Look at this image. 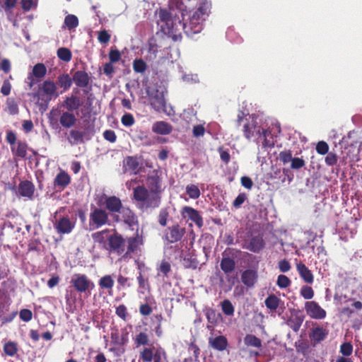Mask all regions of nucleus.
Wrapping results in <instances>:
<instances>
[{"mask_svg":"<svg viewBox=\"0 0 362 362\" xmlns=\"http://www.w3.org/2000/svg\"><path fill=\"white\" fill-rule=\"evenodd\" d=\"M164 189L161 172L153 170L147 175L146 187L139 185L134 188L133 197L136 202L142 204L143 208L156 209L160 205Z\"/></svg>","mask_w":362,"mask_h":362,"instance_id":"nucleus-1","label":"nucleus"},{"mask_svg":"<svg viewBox=\"0 0 362 362\" xmlns=\"http://www.w3.org/2000/svg\"><path fill=\"white\" fill-rule=\"evenodd\" d=\"M194 6H198L197 10L189 16L188 23L179 21L184 33L188 36L199 33L204 27V22L210 13L211 2L207 0H181L179 9L183 11H191Z\"/></svg>","mask_w":362,"mask_h":362,"instance_id":"nucleus-2","label":"nucleus"},{"mask_svg":"<svg viewBox=\"0 0 362 362\" xmlns=\"http://www.w3.org/2000/svg\"><path fill=\"white\" fill-rule=\"evenodd\" d=\"M235 122L237 127L243 124V136L247 140L250 141L254 139L256 142H258L264 128L258 124L257 117L254 115H250L245 114L243 110H239Z\"/></svg>","mask_w":362,"mask_h":362,"instance_id":"nucleus-3","label":"nucleus"},{"mask_svg":"<svg viewBox=\"0 0 362 362\" xmlns=\"http://www.w3.org/2000/svg\"><path fill=\"white\" fill-rule=\"evenodd\" d=\"M37 95L39 100L45 103H49L52 99L57 98L59 94L57 92L56 84L49 80L45 81L39 86Z\"/></svg>","mask_w":362,"mask_h":362,"instance_id":"nucleus-4","label":"nucleus"},{"mask_svg":"<svg viewBox=\"0 0 362 362\" xmlns=\"http://www.w3.org/2000/svg\"><path fill=\"white\" fill-rule=\"evenodd\" d=\"M109 216L105 209L93 207L89 216V226L91 229H98L108 224Z\"/></svg>","mask_w":362,"mask_h":362,"instance_id":"nucleus-5","label":"nucleus"},{"mask_svg":"<svg viewBox=\"0 0 362 362\" xmlns=\"http://www.w3.org/2000/svg\"><path fill=\"white\" fill-rule=\"evenodd\" d=\"M125 239L117 233L110 235L107 238V250L110 253L124 255V253H125Z\"/></svg>","mask_w":362,"mask_h":362,"instance_id":"nucleus-6","label":"nucleus"},{"mask_svg":"<svg viewBox=\"0 0 362 362\" xmlns=\"http://www.w3.org/2000/svg\"><path fill=\"white\" fill-rule=\"evenodd\" d=\"M105 210L110 212L112 216L115 221L118 222L120 221L119 215L117 214L122 210L123 205L121 199L113 195L106 196L105 195Z\"/></svg>","mask_w":362,"mask_h":362,"instance_id":"nucleus-7","label":"nucleus"},{"mask_svg":"<svg viewBox=\"0 0 362 362\" xmlns=\"http://www.w3.org/2000/svg\"><path fill=\"white\" fill-rule=\"evenodd\" d=\"M125 240L127 243V247L125 253L122 255V259H124L131 257L132 254L139 251L140 247L144 244L143 237L139 235L138 233L134 236L127 238Z\"/></svg>","mask_w":362,"mask_h":362,"instance_id":"nucleus-8","label":"nucleus"},{"mask_svg":"<svg viewBox=\"0 0 362 362\" xmlns=\"http://www.w3.org/2000/svg\"><path fill=\"white\" fill-rule=\"evenodd\" d=\"M76 222V219H71L68 216H64L56 221L54 227L59 234H69L75 228Z\"/></svg>","mask_w":362,"mask_h":362,"instance_id":"nucleus-9","label":"nucleus"},{"mask_svg":"<svg viewBox=\"0 0 362 362\" xmlns=\"http://www.w3.org/2000/svg\"><path fill=\"white\" fill-rule=\"evenodd\" d=\"M71 283L79 293H85L94 287L93 283L86 274H75Z\"/></svg>","mask_w":362,"mask_h":362,"instance_id":"nucleus-10","label":"nucleus"},{"mask_svg":"<svg viewBox=\"0 0 362 362\" xmlns=\"http://www.w3.org/2000/svg\"><path fill=\"white\" fill-rule=\"evenodd\" d=\"M186 233L185 228L179 224H175L165 229V239L169 243H175L182 240Z\"/></svg>","mask_w":362,"mask_h":362,"instance_id":"nucleus-11","label":"nucleus"},{"mask_svg":"<svg viewBox=\"0 0 362 362\" xmlns=\"http://www.w3.org/2000/svg\"><path fill=\"white\" fill-rule=\"evenodd\" d=\"M180 214L184 218H188L194 222L199 228H202L204 225L203 218L199 211L197 209L185 206L180 211Z\"/></svg>","mask_w":362,"mask_h":362,"instance_id":"nucleus-12","label":"nucleus"},{"mask_svg":"<svg viewBox=\"0 0 362 362\" xmlns=\"http://www.w3.org/2000/svg\"><path fill=\"white\" fill-rule=\"evenodd\" d=\"M307 314L313 319L322 320L326 317V311L315 301H307L305 303Z\"/></svg>","mask_w":362,"mask_h":362,"instance_id":"nucleus-13","label":"nucleus"},{"mask_svg":"<svg viewBox=\"0 0 362 362\" xmlns=\"http://www.w3.org/2000/svg\"><path fill=\"white\" fill-rule=\"evenodd\" d=\"M123 170L134 175L139 173L141 170L139 158L137 156H127L123 160Z\"/></svg>","mask_w":362,"mask_h":362,"instance_id":"nucleus-14","label":"nucleus"},{"mask_svg":"<svg viewBox=\"0 0 362 362\" xmlns=\"http://www.w3.org/2000/svg\"><path fill=\"white\" fill-rule=\"evenodd\" d=\"M329 334V330L319 325L313 326L309 332V339L315 346L324 341Z\"/></svg>","mask_w":362,"mask_h":362,"instance_id":"nucleus-15","label":"nucleus"},{"mask_svg":"<svg viewBox=\"0 0 362 362\" xmlns=\"http://www.w3.org/2000/svg\"><path fill=\"white\" fill-rule=\"evenodd\" d=\"M35 187L33 183L29 180L20 182L18 186V192L21 197L32 200L34 197Z\"/></svg>","mask_w":362,"mask_h":362,"instance_id":"nucleus-16","label":"nucleus"},{"mask_svg":"<svg viewBox=\"0 0 362 362\" xmlns=\"http://www.w3.org/2000/svg\"><path fill=\"white\" fill-rule=\"evenodd\" d=\"M258 274L256 269H247L241 274V281L247 288H252L257 281Z\"/></svg>","mask_w":362,"mask_h":362,"instance_id":"nucleus-17","label":"nucleus"},{"mask_svg":"<svg viewBox=\"0 0 362 362\" xmlns=\"http://www.w3.org/2000/svg\"><path fill=\"white\" fill-rule=\"evenodd\" d=\"M82 105L79 97L75 95L66 96L64 100L62 107L66 110L68 112H73L77 110Z\"/></svg>","mask_w":362,"mask_h":362,"instance_id":"nucleus-18","label":"nucleus"},{"mask_svg":"<svg viewBox=\"0 0 362 362\" xmlns=\"http://www.w3.org/2000/svg\"><path fill=\"white\" fill-rule=\"evenodd\" d=\"M71 182L70 175L64 170L60 169L59 173L56 175L54 180L55 187L61 189H65Z\"/></svg>","mask_w":362,"mask_h":362,"instance_id":"nucleus-19","label":"nucleus"},{"mask_svg":"<svg viewBox=\"0 0 362 362\" xmlns=\"http://www.w3.org/2000/svg\"><path fill=\"white\" fill-rule=\"evenodd\" d=\"M118 214L122 215L123 221L129 226H133L138 223V218L133 211L128 207L122 208Z\"/></svg>","mask_w":362,"mask_h":362,"instance_id":"nucleus-20","label":"nucleus"},{"mask_svg":"<svg viewBox=\"0 0 362 362\" xmlns=\"http://www.w3.org/2000/svg\"><path fill=\"white\" fill-rule=\"evenodd\" d=\"M73 81L76 86L85 88L90 82V76L85 71H76L73 75Z\"/></svg>","mask_w":362,"mask_h":362,"instance_id":"nucleus-21","label":"nucleus"},{"mask_svg":"<svg viewBox=\"0 0 362 362\" xmlns=\"http://www.w3.org/2000/svg\"><path fill=\"white\" fill-rule=\"evenodd\" d=\"M152 131L157 134L168 135L172 132L173 127L166 122L158 121L153 124Z\"/></svg>","mask_w":362,"mask_h":362,"instance_id":"nucleus-22","label":"nucleus"},{"mask_svg":"<svg viewBox=\"0 0 362 362\" xmlns=\"http://www.w3.org/2000/svg\"><path fill=\"white\" fill-rule=\"evenodd\" d=\"M77 119L75 115L71 112H63L59 118L60 124L66 129H69L75 125Z\"/></svg>","mask_w":362,"mask_h":362,"instance_id":"nucleus-23","label":"nucleus"},{"mask_svg":"<svg viewBox=\"0 0 362 362\" xmlns=\"http://www.w3.org/2000/svg\"><path fill=\"white\" fill-rule=\"evenodd\" d=\"M28 144L23 141H18L16 144L11 146L13 155L20 158H25L27 156Z\"/></svg>","mask_w":362,"mask_h":362,"instance_id":"nucleus-24","label":"nucleus"},{"mask_svg":"<svg viewBox=\"0 0 362 362\" xmlns=\"http://www.w3.org/2000/svg\"><path fill=\"white\" fill-rule=\"evenodd\" d=\"M264 240L261 236L258 235L252 237L250 240L246 248L252 252L258 253L264 248Z\"/></svg>","mask_w":362,"mask_h":362,"instance_id":"nucleus-25","label":"nucleus"},{"mask_svg":"<svg viewBox=\"0 0 362 362\" xmlns=\"http://www.w3.org/2000/svg\"><path fill=\"white\" fill-rule=\"evenodd\" d=\"M150 103L152 107L158 111L163 109L165 105V100L164 96L161 93H158V91L155 95H149Z\"/></svg>","mask_w":362,"mask_h":362,"instance_id":"nucleus-26","label":"nucleus"},{"mask_svg":"<svg viewBox=\"0 0 362 362\" xmlns=\"http://www.w3.org/2000/svg\"><path fill=\"white\" fill-rule=\"evenodd\" d=\"M209 344L213 349L220 351L226 349L228 345L226 337L223 335L218 336L213 339H209Z\"/></svg>","mask_w":362,"mask_h":362,"instance_id":"nucleus-27","label":"nucleus"},{"mask_svg":"<svg viewBox=\"0 0 362 362\" xmlns=\"http://www.w3.org/2000/svg\"><path fill=\"white\" fill-rule=\"evenodd\" d=\"M88 132V129H86V132L77 129L71 130L69 133L70 137L68 139L69 142L71 145L84 143V137L86 136Z\"/></svg>","mask_w":362,"mask_h":362,"instance_id":"nucleus-28","label":"nucleus"},{"mask_svg":"<svg viewBox=\"0 0 362 362\" xmlns=\"http://www.w3.org/2000/svg\"><path fill=\"white\" fill-rule=\"evenodd\" d=\"M115 281L110 274L102 276L98 281V286L103 290H107L108 293L112 295Z\"/></svg>","mask_w":362,"mask_h":362,"instance_id":"nucleus-29","label":"nucleus"},{"mask_svg":"<svg viewBox=\"0 0 362 362\" xmlns=\"http://www.w3.org/2000/svg\"><path fill=\"white\" fill-rule=\"evenodd\" d=\"M296 267L300 277L305 282L308 284H312L313 282V275L311 271L304 264H297Z\"/></svg>","mask_w":362,"mask_h":362,"instance_id":"nucleus-30","label":"nucleus"},{"mask_svg":"<svg viewBox=\"0 0 362 362\" xmlns=\"http://www.w3.org/2000/svg\"><path fill=\"white\" fill-rule=\"evenodd\" d=\"M304 320V315H300L297 313L295 315H292L291 317L287 321V325L291 327L294 332H297Z\"/></svg>","mask_w":362,"mask_h":362,"instance_id":"nucleus-31","label":"nucleus"},{"mask_svg":"<svg viewBox=\"0 0 362 362\" xmlns=\"http://www.w3.org/2000/svg\"><path fill=\"white\" fill-rule=\"evenodd\" d=\"M220 267L225 274L232 273L235 269V262L229 257H223L220 263Z\"/></svg>","mask_w":362,"mask_h":362,"instance_id":"nucleus-32","label":"nucleus"},{"mask_svg":"<svg viewBox=\"0 0 362 362\" xmlns=\"http://www.w3.org/2000/svg\"><path fill=\"white\" fill-rule=\"evenodd\" d=\"M263 139L262 148L265 150L274 147V140L270 131L263 129V133L259 139Z\"/></svg>","mask_w":362,"mask_h":362,"instance_id":"nucleus-33","label":"nucleus"},{"mask_svg":"<svg viewBox=\"0 0 362 362\" xmlns=\"http://www.w3.org/2000/svg\"><path fill=\"white\" fill-rule=\"evenodd\" d=\"M3 350L6 356L13 357L18 351V344L12 341H7L4 344Z\"/></svg>","mask_w":362,"mask_h":362,"instance_id":"nucleus-34","label":"nucleus"},{"mask_svg":"<svg viewBox=\"0 0 362 362\" xmlns=\"http://www.w3.org/2000/svg\"><path fill=\"white\" fill-rule=\"evenodd\" d=\"M280 303V299L274 294L269 295L265 300L264 303L266 307L271 310H276Z\"/></svg>","mask_w":362,"mask_h":362,"instance_id":"nucleus-35","label":"nucleus"},{"mask_svg":"<svg viewBox=\"0 0 362 362\" xmlns=\"http://www.w3.org/2000/svg\"><path fill=\"white\" fill-rule=\"evenodd\" d=\"M154 355L153 348H144L139 353V360H141L143 362H151Z\"/></svg>","mask_w":362,"mask_h":362,"instance_id":"nucleus-36","label":"nucleus"},{"mask_svg":"<svg viewBox=\"0 0 362 362\" xmlns=\"http://www.w3.org/2000/svg\"><path fill=\"white\" fill-rule=\"evenodd\" d=\"M244 342L247 346L260 348L262 346L261 340L253 334H247L244 338Z\"/></svg>","mask_w":362,"mask_h":362,"instance_id":"nucleus-37","label":"nucleus"},{"mask_svg":"<svg viewBox=\"0 0 362 362\" xmlns=\"http://www.w3.org/2000/svg\"><path fill=\"white\" fill-rule=\"evenodd\" d=\"M132 67L135 73L144 74L147 69V64L142 59H136L133 61Z\"/></svg>","mask_w":362,"mask_h":362,"instance_id":"nucleus-38","label":"nucleus"},{"mask_svg":"<svg viewBox=\"0 0 362 362\" xmlns=\"http://www.w3.org/2000/svg\"><path fill=\"white\" fill-rule=\"evenodd\" d=\"M72 80L69 74H62L58 77V83L64 90L69 89L72 85Z\"/></svg>","mask_w":362,"mask_h":362,"instance_id":"nucleus-39","label":"nucleus"},{"mask_svg":"<svg viewBox=\"0 0 362 362\" xmlns=\"http://www.w3.org/2000/svg\"><path fill=\"white\" fill-rule=\"evenodd\" d=\"M186 193L188 194L189 198L196 199L200 197V190L196 185L191 184L186 187Z\"/></svg>","mask_w":362,"mask_h":362,"instance_id":"nucleus-40","label":"nucleus"},{"mask_svg":"<svg viewBox=\"0 0 362 362\" xmlns=\"http://www.w3.org/2000/svg\"><path fill=\"white\" fill-rule=\"evenodd\" d=\"M64 25L68 28L69 30L76 28L78 25V18L74 16L69 14L64 18Z\"/></svg>","mask_w":362,"mask_h":362,"instance_id":"nucleus-41","label":"nucleus"},{"mask_svg":"<svg viewBox=\"0 0 362 362\" xmlns=\"http://www.w3.org/2000/svg\"><path fill=\"white\" fill-rule=\"evenodd\" d=\"M221 309L223 313L227 316H232L234 314V306L228 299H226L221 302Z\"/></svg>","mask_w":362,"mask_h":362,"instance_id":"nucleus-42","label":"nucleus"},{"mask_svg":"<svg viewBox=\"0 0 362 362\" xmlns=\"http://www.w3.org/2000/svg\"><path fill=\"white\" fill-rule=\"evenodd\" d=\"M57 57L59 59L68 62L71 59V52L66 47L59 48L57 50Z\"/></svg>","mask_w":362,"mask_h":362,"instance_id":"nucleus-43","label":"nucleus"},{"mask_svg":"<svg viewBox=\"0 0 362 362\" xmlns=\"http://www.w3.org/2000/svg\"><path fill=\"white\" fill-rule=\"evenodd\" d=\"M47 72L46 66L44 64L38 63L35 64L33 69V75L37 78H42Z\"/></svg>","mask_w":362,"mask_h":362,"instance_id":"nucleus-44","label":"nucleus"},{"mask_svg":"<svg viewBox=\"0 0 362 362\" xmlns=\"http://www.w3.org/2000/svg\"><path fill=\"white\" fill-rule=\"evenodd\" d=\"M183 264L187 269H196L199 266V261L196 257L190 256L189 257L184 258Z\"/></svg>","mask_w":362,"mask_h":362,"instance_id":"nucleus-45","label":"nucleus"},{"mask_svg":"<svg viewBox=\"0 0 362 362\" xmlns=\"http://www.w3.org/2000/svg\"><path fill=\"white\" fill-rule=\"evenodd\" d=\"M291 284L290 279L284 274H280L277 277L276 285L280 288H286L288 287Z\"/></svg>","mask_w":362,"mask_h":362,"instance_id":"nucleus-46","label":"nucleus"},{"mask_svg":"<svg viewBox=\"0 0 362 362\" xmlns=\"http://www.w3.org/2000/svg\"><path fill=\"white\" fill-rule=\"evenodd\" d=\"M109 60L111 63L118 62L122 57L120 52L115 47H111L109 52Z\"/></svg>","mask_w":362,"mask_h":362,"instance_id":"nucleus-47","label":"nucleus"},{"mask_svg":"<svg viewBox=\"0 0 362 362\" xmlns=\"http://www.w3.org/2000/svg\"><path fill=\"white\" fill-rule=\"evenodd\" d=\"M135 344L137 346H146L148 344V336L145 332H140L136 335L135 339Z\"/></svg>","mask_w":362,"mask_h":362,"instance_id":"nucleus-48","label":"nucleus"},{"mask_svg":"<svg viewBox=\"0 0 362 362\" xmlns=\"http://www.w3.org/2000/svg\"><path fill=\"white\" fill-rule=\"evenodd\" d=\"M158 271L162 273L164 276L167 277L171 271V265L168 261L163 259L161 261L159 267L158 268Z\"/></svg>","mask_w":362,"mask_h":362,"instance_id":"nucleus-49","label":"nucleus"},{"mask_svg":"<svg viewBox=\"0 0 362 362\" xmlns=\"http://www.w3.org/2000/svg\"><path fill=\"white\" fill-rule=\"evenodd\" d=\"M300 295L306 300L312 299L314 296V291L312 287L303 286L300 288Z\"/></svg>","mask_w":362,"mask_h":362,"instance_id":"nucleus-50","label":"nucleus"},{"mask_svg":"<svg viewBox=\"0 0 362 362\" xmlns=\"http://www.w3.org/2000/svg\"><path fill=\"white\" fill-rule=\"evenodd\" d=\"M137 281L139 288L144 290L149 289L150 285L148 283V279L145 278L142 274L141 272H139V276H137Z\"/></svg>","mask_w":362,"mask_h":362,"instance_id":"nucleus-51","label":"nucleus"},{"mask_svg":"<svg viewBox=\"0 0 362 362\" xmlns=\"http://www.w3.org/2000/svg\"><path fill=\"white\" fill-rule=\"evenodd\" d=\"M279 160L284 164H286L289 162H291V160L293 159L292 152L291 150H285V151H281L279 153Z\"/></svg>","mask_w":362,"mask_h":362,"instance_id":"nucleus-52","label":"nucleus"},{"mask_svg":"<svg viewBox=\"0 0 362 362\" xmlns=\"http://www.w3.org/2000/svg\"><path fill=\"white\" fill-rule=\"evenodd\" d=\"M121 122L124 127H132L134 124L135 119L131 113H125L121 118Z\"/></svg>","mask_w":362,"mask_h":362,"instance_id":"nucleus-53","label":"nucleus"},{"mask_svg":"<svg viewBox=\"0 0 362 362\" xmlns=\"http://www.w3.org/2000/svg\"><path fill=\"white\" fill-rule=\"evenodd\" d=\"M353 346L350 342H344L340 346V353L344 356H349L352 354Z\"/></svg>","mask_w":362,"mask_h":362,"instance_id":"nucleus-54","label":"nucleus"},{"mask_svg":"<svg viewBox=\"0 0 362 362\" xmlns=\"http://www.w3.org/2000/svg\"><path fill=\"white\" fill-rule=\"evenodd\" d=\"M316 151L320 155H325L329 152V146L324 141H319L316 145Z\"/></svg>","mask_w":362,"mask_h":362,"instance_id":"nucleus-55","label":"nucleus"},{"mask_svg":"<svg viewBox=\"0 0 362 362\" xmlns=\"http://www.w3.org/2000/svg\"><path fill=\"white\" fill-rule=\"evenodd\" d=\"M115 313L123 320H126L128 316L127 308L124 304L119 305L116 308Z\"/></svg>","mask_w":362,"mask_h":362,"instance_id":"nucleus-56","label":"nucleus"},{"mask_svg":"<svg viewBox=\"0 0 362 362\" xmlns=\"http://www.w3.org/2000/svg\"><path fill=\"white\" fill-rule=\"evenodd\" d=\"M19 317L23 322H28L33 318V313L29 309H22L19 313Z\"/></svg>","mask_w":362,"mask_h":362,"instance_id":"nucleus-57","label":"nucleus"},{"mask_svg":"<svg viewBox=\"0 0 362 362\" xmlns=\"http://www.w3.org/2000/svg\"><path fill=\"white\" fill-rule=\"evenodd\" d=\"M110 35L106 30H102L98 33V40L102 44H107L110 40Z\"/></svg>","mask_w":362,"mask_h":362,"instance_id":"nucleus-58","label":"nucleus"},{"mask_svg":"<svg viewBox=\"0 0 362 362\" xmlns=\"http://www.w3.org/2000/svg\"><path fill=\"white\" fill-rule=\"evenodd\" d=\"M113 64L114 63L109 62L103 65V73L110 78H112L115 73V67Z\"/></svg>","mask_w":362,"mask_h":362,"instance_id":"nucleus-59","label":"nucleus"},{"mask_svg":"<svg viewBox=\"0 0 362 362\" xmlns=\"http://www.w3.org/2000/svg\"><path fill=\"white\" fill-rule=\"evenodd\" d=\"M168 212L167 209H162L158 215V223L162 226H165L167 224L168 217Z\"/></svg>","mask_w":362,"mask_h":362,"instance_id":"nucleus-60","label":"nucleus"},{"mask_svg":"<svg viewBox=\"0 0 362 362\" xmlns=\"http://www.w3.org/2000/svg\"><path fill=\"white\" fill-rule=\"evenodd\" d=\"M305 165V161L302 158H293L291 162V168L298 170Z\"/></svg>","mask_w":362,"mask_h":362,"instance_id":"nucleus-61","label":"nucleus"},{"mask_svg":"<svg viewBox=\"0 0 362 362\" xmlns=\"http://www.w3.org/2000/svg\"><path fill=\"white\" fill-rule=\"evenodd\" d=\"M129 278L124 276L122 274H119L117 276V284L118 285L124 288L126 287H130L132 284L129 283Z\"/></svg>","mask_w":362,"mask_h":362,"instance_id":"nucleus-62","label":"nucleus"},{"mask_svg":"<svg viewBox=\"0 0 362 362\" xmlns=\"http://www.w3.org/2000/svg\"><path fill=\"white\" fill-rule=\"evenodd\" d=\"M338 160V158L337 155L332 152L327 153V156L325 157V163L327 165L332 166L337 164Z\"/></svg>","mask_w":362,"mask_h":362,"instance_id":"nucleus-63","label":"nucleus"},{"mask_svg":"<svg viewBox=\"0 0 362 362\" xmlns=\"http://www.w3.org/2000/svg\"><path fill=\"white\" fill-rule=\"evenodd\" d=\"M103 137L105 140L114 143L117 140V136L113 130L107 129L103 132Z\"/></svg>","mask_w":362,"mask_h":362,"instance_id":"nucleus-64","label":"nucleus"}]
</instances>
